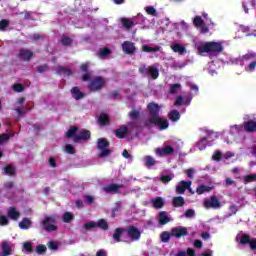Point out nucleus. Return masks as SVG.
<instances>
[{
	"mask_svg": "<svg viewBox=\"0 0 256 256\" xmlns=\"http://www.w3.org/2000/svg\"><path fill=\"white\" fill-rule=\"evenodd\" d=\"M65 153H68L69 155H73L75 153V147L71 144H67L65 146Z\"/></svg>",
	"mask_w": 256,
	"mask_h": 256,
	"instance_id": "nucleus-51",
	"label": "nucleus"
},
{
	"mask_svg": "<svg viewBox=\"0 0 256 256\" xmlns=\"http://www.w3.org/2000/svg\"><path fill=\"white\" fill-rule=\"evenodd\" d=\"M239 31H241L242 33H246V37H251V36L256 37V30H251L249 26L240 25Z\"/></svg>",
	"mask_w": 256,
	"mask_h": 256,
	"instance_id": "nucleus-26",
	"label": "nucleus"
},
{
	"mask_svg": "<svg viewBox=\"0 0 256 256\" xmlns=\"http://www.w3.org/2000/svg\"><path fill=\"white\" fill-rule=\"evenodd\" d=\"M205 209H221V202L217 199V196H211L205 198L203 201Z\"/></svg>",
	"mask_w": 256,
	"mask_h": 256,
	"instance_id": "nucleus-8",
	"label": "nucleus"
},
{
	"mask_svg": "<svg viewBox=\"0 0 256 256\" xmlns=\"http://www.w3.org/2000/svg\"><path fill=\"white\" fill-rule=\"evenodd\" d=\"M57 222V218L54 216L46 217L43 221V226L46 231H57V226L55 223Z\"/></svg>",
	"mask_w": 256,
	"mask_h": 256,
	"instance_id": "nucleus-12",
	"label": "nucleus"
},
{
	"mask_svg": "<svg viewBox=\"0 0 256 256\" xmlns=\"http://www.w3.org/2000/svg\"><path fill=\"white\" fill-rule=\"evenodd\" d=\"M95 227H97V223L95 221L86 222L83 225V229H85L86 231H93Z\"/></svg>",
	"mask_w": 256,
	"mask_h": 256,
	"instance_id": "nucleus-40",
	"label": "nucleus"
},
{
	"mask_svg": "<svg viewBox=\"0 0 256 256\" xmlns=\"http://www.w3.org/2000/svg\"><path fill=\"white\" fill-rule=\"evenodd\" d=\"M19 55L20 59H23V61H29V59L33 57V52H31V50L22 49Z\"/></svg>",
	"mask_w": 256,
	"mask_h": 256,
	"instance_id": "nucleus-28",
	"label": "nucleus"
},
{
	"mask_svg": "<svg viewBox=\"0 0 256 256\" xmlns=\"http://www.w3.org/2000/svg\"><path fill=\"white\" fill-rule=\"evenodd\" d=\"M66 137L68 139H74V141H81L82 139H89L91 132L88 130H80L79 128L72 126L67 132Z\"/></svg>",
	"mask_w": 256,
	"mask_h": 256,
	"instance_id": "nucleus-6",
	"label": "nucleus"
},
{
	"mask_svg": "<svg viewBox=\"0 0 256 256\" xmlns=\"http://www.w3.org/2000/svg\"><path fill=\"white\" fill-rule=\"evenodd\" d=\"M144 165H146L148 168L153 167V165H157V160L151 156L144 157Z\"/></svg>",
	"mask_w": 256,
	"mask_h": 256,
	"instance_id": "nucleus-34",
	"label": "nucleus"
},
{
	"mask_svg": "<svg viewBox=\"0 0 256 256\" xmlns=\"http://www.w3.org/2000/svg\"><path fill=\"white\" fill-rule=\"evenodd\" d=\"M231 157H235V153L233 152H226L224 155L221 152L217 151L213 154L212 159L213 161H220V159H231Z\"/></svg>",
	"mask_w": 256,
	"mask_h": 256,
	"instance_id": "nucleus-18",
	"label": "nucleus"
},
{
	"mask_svg": "<svg viewBox=\"0 0 256 256\" xmlns=\"http://www.w3.org/2000/svg\"><path fill=\"white\" fill-rule=\"evenodd\" d=\"M185 173L189 179H193V175H195V169L189 168V169L185 170Z\"/></svg>",
	"mask_w": 256,
	"mask_h": 256,
	"instance_id": "nucleus-58",
	"label": "nucleus"
},
{
	"mask_svg": "<svg viewBox=\"0 0 256 256\" xmlns=\"http://www.w3.org/2000/svg\"><path fill=\"white\" fill-rule=\"evenodd\" d=\"M31 219L29 218H24L21 220V222H19V227L20 229H24V230H27V229H30L31 228Z\"/></svg>",
	"mask_w": 256,
	"mask_h": 256,
	"instance_id": "nucleus-29",
	"label": "nucleus"
},
{
	"mask_svg": "<svg viewBox=\"0 0 256 256\" xmlns=\"http://www.w3.org/2000/svg\"><path fill=\"white\" fill-rule=\"evenodd\" d=\"M5 175H14L15 174V168L11 165H8L4 168Z\"/></svg>",
	"mask_w": 256,
	"mask_h": 256,
	"instance_id": "nucleus-48",
	"label": "nucleus"
},
{
	"mask_svg": "<svg viewBox=\"0 0 256 256\" xmlns=\"http://www.w3.org/2000/svg\"><path fill=\"white\" fill-rule=\"evenodd\" d=\"M251 7H256V1L255 0H250L248 2L243 3V9L245 13H249V8Z\"/></svg>",
	"mask_w": 256,
	"mask_h": 256,
	"instance_id": "nucleus-39",
	"label": "nucleus"
},
{
	"mask_svg": "<svg viewBox=\"0 0 256 256\" xmlns=\"http://www.w3.org/2000/svg\"><path fill=\"white\" fill-rule=\"evenodd\" d=\"M103 85H105V79L97 77L90 82L88 87L90 91H99V89L103 88Z\"/></svg>",
	"mask_w": 256,
	"mask_h": 256,
	"instance_id": "nucleus-14",
	"label": "nucleus"
},
{
	"mask_svg": "<svg viewBox=\"0 0 256 256\" xmlns=\"http://www.w3.org/2000/svg\"><path fill=\"white\" fill-rule=\"evenodd\" d=\"M191 187V181H181L178 183L177 187H176V192L179 195H183V193H185V191H187V189H190Z\"/></svg>",
	"mask_w": 256,
	"mask_h": 256,
	"instance_id": "nucleus-16",
	"label": "nucleus"
},
{
	"mask_svg": "<svg viewBox=\"0 0 256 256\" xmlns=\"http://www.w3.org/2000/svg\"><path fill=\"white\" fill-rule=\"evenodd\" d=\"M145 11L148 15H151L152 17H157V10L153 6H146Z\"/></svg>",
	"mask_w": 256,
	"mask_h": 256,
	"instance_id": "nucleus-42",
	"label": "nucleus"
},
{
	"mask_svg": "<svg viewBox=\"0 0 256 256\" xmlns=\"http://www.w3.org/2000/svg\"><path fill=\"white\" fill-rule=\"evenodd\" d=\"M243 131L248 133L256 131V120H250L248 122H244V124L230 126L229 131L224 130L222 135L225 143H227V145H233V143L237 141V135Z\"/></svg>",
	"mask_w": 256,
	"mask_h": 256,
	"instance_id": "nucleus-1",
	"label": "nucleus"
},
{
	"mask_svg": "<svg viewBox=\"0 0 256 256\" xmlns=\"http://www.w3.org/2000/svg\"><path fill=\"white\" fill-rule=\"evenodd\" d=\"M184 216L187 218V219H193V217H195V210L193 209H189L185 212Z\"/></svg>",
	"mask_w": 256,
	"mask_h": 256,
	"instance_id": "nucleus-53",
	"label": "nucleus"
},
{
	"mask_svg": "<svg viewBox=\"0 0 256 256\" xmlns=\"http://www.w3.org/2000/svg\"><path fill=\"white\" fill-rule=\"evenodd\" d=\"M11 136L8 134H2L0 135V145H3V143H7V140L10 139Z\"/></svg>",
	"mask_w": 256,
	"mask_h": 256,
	"instance_id": "nucleus-59",
	"label": "nucleus"
},
{
	"mask_svg": "<svg viewBox=\"0 0 256 256\" xmlns=\"http://www.w3.org/2000/svg\"><path fill=\"white\" fill-rule=\"evenodd\" d=\"M171 221V218L167 214V212L162 211L159 213V223L160 225H167Z\"/></svg>",
	"mask_w": 256,
	"mask_h": 256,
	"instance_id": "nucleus-27",
	"label": "nucleus"
},
{
	"mask_svg": "<svg viewBox=\"0 0 256 256\" xmlns=\"http://www.w3.org/2000/svg\"><path fill=\"white\" fill-rule=\"evenodd\" d=\"M174 207H183L185 205V199L181 196H177L173 198Z\"/></svg>",
	"mask_w": 256,
	"mask_h": 256,
	"instance_id": "nucleus-35",
	"label": "nucleus"
},
{
	"mask_svg": "<svg viewBox=\"0 0 256 256\" xmlns=\"http://www.w3.org/2000/svg\"><path fill=\"white\" fill-rule=\"evenodd\" d=\"M8 26H9V21H7V20L0 21V30L1 31H5V29H7Z\"/></svg>",
	"mask_w": 256,
	"mask_h": 256,
	"instance_id": "nucleus-61",
	"label": "nucleus"
},
{
	"mask_svg": "<svg viewBox=\"0 0 256 256\" xmlns=\"http://www.w3.org/2000/svg\"><path fill=\"white\" fill-rule=\"evenodd\" d=\"M0 225L2 226L9 225V219L7 218V216L0 214Z\"/></svg>",
	"mask_w": 256,
	"mask_h": 256,
	"instance_id": "nucleus-57",
	"label": "nucleus"
},
{
	"mask_svg": "<svg viewBox=\"0 0 256 256\" xmlns=\"http://www.w3.org/2000/svg\"><path fill=\"white\" fill-rule=\"evenodd\" d=\"M161 241H163V243H167V241H169V239H171V234H169V232H163L161 235Z\"/></svg>",
	"mask_w": 256,
	"mask_h": 256,
	"instance_id": "nucleus-52",
	"label": "nucleus"
},
{
	"mask_svg": "<svg viewBox=\"0 0 256 256\" xmlns=\"http://www.w3.org/2000/svg\"><path fill=\"white\" fill-rule=\"evenodd\" d=\"M147 109L151 115V118L146 122L148 127L155 125L158 127V129H160V131H163L169 127V121L165 118L159 117V111H161V106H159V104L151 102L147 105Z\"/></svg>",
	"mask_w": 256,
	"mask_h": 256,
	"instance_id": "nucleus-2",
	"label": "nucleus"
},
{
	"mask_svg": "<svg viewBox=\"0 0 256 256\" xmlns=\"http://www.w3.org/2000/svg\"><path fill=\"white\" fill-rule=\"evenodd\" d=\"M178 150H179V145L177 144V142H172L170 144H166L162 148H157L155 150V153L159 157H163L165 155H173V153H175V151H178Z\"/></svg>",
	"mask_w": 256,
	"mask_h": 256,
	"instance_id": "nucleus-7",
	"label": "nucleus"
},
{
	"mask_svg": "<svg viewBox=\"0 0 256 256\" xmlns=\"http://www.w3.org/2000/svg\"><path fill=\"white\" fill-rule=\"evenodd\" d=\"M176 256H195V250L193 248H187V251H179Z\"/></svg>",
	"mask_w": 256,
	"mask_h": 256,
	"instance_id": "nucleus-38",
	"label": "nucleus"
},
{
	"mask_svg": "<svg viewBox=\"0 0 256 256\" xmlns=\"http://www.w3.org/2000/svg\"><path fill=\"white\" fill-rule=\"evenodd\" d=\"M173 177H175V175L173 174L163 175L161 176L160 181H162V183H169V181H171Z\"/></svg>",
	"mask_w": 256,
	"mask_h": 256,
	"instance_id": "nucleus-50",
	"label": "nucleus"
},
{
	"mask_svg": "<svg viewBox=\"0 0 256 256\" xmlns=\"http://www.w3.org/2000/svg\"><path fill=\"white\" fill-rule=\"evenodd\" d=\"M123 52L126 53V55H129V42L126 41L122 44Z\"/></svg>",
	"mask_w": 256,
	"mask_h": 256,
	"instance_id": "nucleus-63",
	"label": "nucleus"
},
{
	"mask_svg": "<svg viewBox=\"0 0 256 256\" xmlns=\"http://www.w3.org/2000/svg\"><path fill=\"white\" fill-rule=\"evenodd\" d=\"M71 94L73 99H75L76 101H79V99H83V97H85V93L81 92L79 87H73L71 89Z\"/></svg>",
	"mask_w": 256,
	"mask_h": 256,
	"instance_id": "nucleus-22",
	"label": "nucleus"
},
{
	"mask_svg": "<svg viewBox=\"0 0 256 256\" xmlns=\"http://www.w3.org/2000/svg\"><path fill=\"white\" fill-rule=\"evenodd\" d=\"M195 48L199 55H203V53H221L223 51V42L199 41L195 43Z\"/></svg>",
	"mask_w": 256,
	"mask_h": 256,
	"instance_id": "nucleus-3",
	"label": "nucleus"
},
{
	"mask_svg": "<svg viewBox=\"0 0 256 256\" xmlns=\"http://www.w3.org/2000/svg\"><path fill=\"white\" fill-rule=\"evenodd\" d=\"M23 249H24V251H27L28 253H31V251L33 249V244H31V242H25L23 244Z\"/></svg>",
	"mask_w": 256,
	"mask_h": 256,
	"instance_id": "nucleus-54",
	"label": "nucleus"
},
{
	"mask_svg": "<svg viewBox=\"0 0 256 256\" xmlns=\"http://www.w3.org/2000/svg\"><path fill=\"white\" fill-rule=\"evenodd\" d=\"M191 99L184 100L183 96L176 97V101L174 102L175 107H179L180 105H190Z\"/></svg>",
	"mask_w": 256,
	"mask_h": 256,
	"instance_id": "nucleus-30",
	"label": "nucleus"
},
{
	"mask_svg": "<svg viewBox=\"0 0 256 256\" xmlns=\"http://www.w3.org/2000/svg\"><path fill=\"white\" fill-rule=\"evenodd\" d=\"M115 135L118 139H123L127 135V127L121 126L119 129L115 130Z\"/></svg>",
	"mask_w": 256,
	"mask_h": 256,
	"instance_id": "nucleus-32",
	"label": "nucleus"
},
{
	"mask_svg": "<svg viewBox=\"0 0 256 256\" xmlns=\"http://www.w3.org/2000/svg\"><path fill=\"white\" fill-rule=\"evenodd\" d=\"M236 239L242 245H245L246 243H250L251 249H256V239L251 240V238H249L247 234H238Z\"/></svg>",
	"mask_w": 256,
	"mask_h": 256,
	"instance_id": "nucleus-13",
	"label": "nucleus"
},
{
	"mask_svg": "<svg viewBox=\"0 0 256 256\" xmlns=\"http://www.w3.org/2000/svg\"><path fill=\"white\" fill-rule=\"evenodd\" d=\"M47 251V247L45 245H39L36 247V253L38 255H42V253H45Z\"/></svg>",
	"mask_w": 256,
	"mask_h": 256,
	"instance_id": "nucleus-55",
	"label": "nucleus"
},
{
	"mask_svg": "<svg viewBox=\"0 0 256 256\" xmlns=\"http://www.w3.org/2000/svg\"><path fill=\"white\" fill-rule=\"evenodd\" d=\"M121 187H123V185L110 184L104 187V191L105 193L115 194L119 192V189H121Z\"/></svg>",
	"mask_w": 256,
	"mask_h": 256,
	"instance_id": "nucleus-21",
	"label": "nucleus"
},
{
	"mask_svg": "<svg viewBox=\"0 0 256 256\" xmlns=\"http://www.w3.org/2000/svg\"><path fill=\"white\" fill-rule=\"evenodd\" d=\"M97 147L99 157H107V155H109V149H107V147H109V142H107L105 138L98 139Z\"/></svg>",
	"mask_w": 256,
	"mask_h": 256,
	"instance_id": "nucleus-11",
	"label": "nucleus"
},
{
	"mask_svg": "<svg viewBox=\"0 0 256 256\" xmlns=\"http://www.w3.org/2000/svg\"><path fill=\"white\" fill-rule=\"evenodd\" d=\"M123 233H129L128 229H123V228H117L113 234V239L116 243H119V241H121V235H123Z\"/></svg>",
	"mask_w": 256,
	"mask_h": 256,
	"instance_id": "nucleus-24",
	"label": "nucleus"
},
{
	"mask_svg": "<svg viewBox=\"0 0 256 256\" xmlns=\"http://www.w3.org/2000/svg\"><path fill=\"white\" fill-rule=\"evenodd\" d=\"M98 55L100 59H105V57H107L108 55H111V50H109L108 48H102L100 49Z\"/></svg>",
	"mask_w": 256,
	"mask_h": 256,
	"instance_id": "nucleus-41",
	"label": "nucleus"
},
{
	"mask_svg": "<svg viewBox=\"0 0 256 256\" xmlns=\"http://www.w3.org/2000/svg\"><path fill=\"white\" fill-rule=\"evenodd\" d=\"M171 49L174 53H178V55H185V53H187V48H185V46H183L182 44L179 43H175L172 44Z\"/></svg>",
	"mask_w": 256,
	"mask_h": 256,
	"instance_id": "nucleus-20",
	"label": "nucleus"
},
{
	"mask_svg": "<svg viewBox=\"0 0 256 256\" xmlns=\"http://www.w3.org/2000/svg\"><path fill=\"white\" fill-rule=\"evenodd\" d=\"M8 217H9V219H12V221H17V219H19V217H21V213H19V211H17L16 208L10 207L8 209Z\"/></svg>",
	"mask_w": 256,
	"mask_h": 256,
	"instance_id": "nucleus-23",
	"label": "nucleus"
},
{
	"mask_svg": "<svg viewBox=\"0 0 256 256\" xmlns=\"http://www.w3.org/2000/svg\"><path fill=\"white\" fill-rule=\"evenodd\" d=\"M140 73L143 75H148V77H151L152 79H157L159 77V68L155 66H148V67H141L139 69Z\"/></svg>",
	"mask_w": 256,
	"mask_h": 256,
	"instance_id": "nucleus-10",
	"label": "nucleus"
},
{
	"mask_svg": "<svg viewBox=\"0 0 256 256\" xmlns=\"http://www.w3.org/2000/svg\"><path fill=\"white\" fill-rule=\"evenodd\" d=\"M210 139H217V134L215 132H210L206 138L200 139L196 144L199 151H203L206 149L207 145H211Z\"/></svg>",
	"mask_w": 256,
	"mask_h": 256,
	"instance_id": "nucleus-9",
	"label": "nucleus"
},
{
	"mask_svg": "<svg viewBox=\"0 0 256 256\" xmlns=\"http://www.w3.org/2000/svg\"><path fill=\"white\" fill-rule=\"evenodd\" d=\"M62 219L64 223H71V221L74 219V216L71 214V212H65Z\"/></svg>",
	"mask_w": 256,
	"mask_h": 256,
	"instance_id": "nucleus-44",
	"label": "nucleus"
},
{
	"mask_svg": "<svg viewBox=\"0 0 256 256\" xmlns=\"http://www.w3.org/2000/svg\"><path fill=\"white\" fill-rule=\"evenodd\" d=\"M237 65L244 67L246 73H255L256 71V55L254 53H248L240 56L236 60Z\"/></svg>",
	"mask_w": 256,
	"mask_h": 256,
	"instance_id": "nucleus-4",
	"label": "nucleus"
},
{
	"mask_svg": "<svg viewBox=\"0 0 256 256\" xmlns=\"http://www.w3.org/2000/svg\"><path fill=\"white\" fill-rule=\"evenodd\" d=\"M169 119L174 122H177V121H179V119H181V114L177 110H172L169 113Z\"/></svg>",
	"mask_w": 256,
	"mask_h": 256,
	"instance_id": "nucleus-36",
	"label": "nucleus"
},
{
	"mask_svg": "<svg viewBox=\"0 0 256 256\" xmlns=\"http://www.w3.org/2000/svg\"><path fill=\"white\" fill-rule=\"evenodd\" d=\"M96 256H107V251H105V250H99V251L96 253Z\"/></svg>",
	"mask_w": 256,
	"mask_h": 256,
	"instance_id": "nucleus-64",
	"label": "nucleus"
},
{
	"mask_svg": "<svg viewBox=\"0 0 256 256\" xmlns=\"http://www.w3.org/2000/svg\"><path fill=\"white\" fill-rule=\"evenodd\" d=\"M178 91H181V84L170 85V93L172 95H175V93H178Z\"/></svg>",
	"mask_w": 256,
	"mask_h": 256,
	"instance_id": "nucleus-46",
	"label": "nucleus"
},
{
	"mask_svg": "<svg viewBox=\"0 0 256 256\" xmlns=\"http://www.w3.org/2000/svg\"><path fill=\"white\" fill-rule=\"evenodd\" d=\"M142 51L145 53H155L157 51H161V46L151 47L149 45H143Z\"/></svg>",
	"mask_w": 256,
	"mask_h": 256,
	"instance_id": "nucleus-31",
	"label": "nucleus"
},
{
	"mask_svg": "<svg viewBox=\"0 0 256 256\" xmlns=\"http://www.w3.org/2000/svg\"><path fill=\"white\" fill-rule=\"evenodd\" d=\"M211 189H212L211 186L200 185L197 187L196 193H198V195H203V193H209V191H211Z\"/></svg>",
	"mask_w": 256,
	"mask_h": 256,
	"instance_id": "nucleus-33",
	"label": "nucleus"
},
{
	"mask_svg": "<svg viewBox=\"0 0 256 256\" xmlns=\"http://www.w3.org/2000/svg\"><path fill=\"white\" fill-rule=\"evenodd\" d=\"M171 235L172 237H177V238L185 237V235H187V228L182 226L173 228L171 231Z\"/></svg>",
	"mask_w": 256,
	"mask_h": 256,
	"instance_id": "nucleus-17",
	"label": "nucleus"
},
{
	"mask_svg": "<svg viewBox=\"0 0 256 256\" xmlns=\"http://www.w3.org/2000/svg\"><path fill=\"white\" fill-rule=\"evenodd\" d=\"M193 24L200 31V33H209V29H215V22L209 19V15L202 14V16H196L193 20Z\"/></svg>",
	"mask_w": 256,
	"mask_h": 256,
	"instance_id": "nucleus-5",
	"label": "nucleus"
},
{
	"mask_svg": "<svg viewBox=\"0 0 256 256\" xmlns=\"http://www.w3.org/2000/svg\"><path fill=\"white\" fill-rule=\"evenodd\" d=\"M142 23H145V17H143L141 14H138L136 17L129 21V29H133L135 25H142Z\"/></svg>",
	"mask_w": 256,
	"mask_h": 256,
	"instance_id": "nucleus-19",
	"label": "nucleus"
},
{
	"mask_svg": "<svg viewBox=\"0 0 256 256\" xmlns=\"http://www.w3.org/2000/svg\"><path fill=\"white\" fill-rule=\"evenodd\" d=\"M141 239V230L135 226L129 227V241L133 243L135 241H139Z\"/></svg>",
	"mask_w": 256,
	"mask_h": 256,
	"instance_id": "nucleus-15",
	"label": "nucleus"
},
{
	"mask_svg": "<svg viewBox=\"0 0 256 256\" xmlns=\"http://www.w3.org/2000/svg\"><path fill=\"white\" fill-rule=\"evenodd\" d=\"M61 43H62V45L67 46V45H71V43H73V40H71V38H69L67 36H64L61 39Z\"/></svg>",
	"mask_w": 256,
	"mask_h": 256,
	"instance_id": "nucleus-56",
	"label": "nucleus"
},
{
	"mask_svg": "<svg viewBox=\"0 0 256 256\" xmlns=\"http://www.w3.org/2000/svg\"><path fill=\"white\" fill-rule=\"evenodd\" d=\"M98 121L100 125H107V123H109V115L101 114Z\"/></svg>",
	"mask_w": 256,
	"mask_h": 256,
	"instance_id": "nucleus-43",
	"label": "nucleus"
},
{
	"mask_svg": "<svg viewBox=\"0 0 256 256\" xmlns=\"http://www.w3.org/2000/svg\"><path fill=\"white\" fill-rule=\"evenodd\" d=\"M57 73H58V75H70L71 74V70H68L65 67L59 66L57 68Z\"/></svg>",
	"mask_w": 256,
	"mask_h": 256,
	"instance_id": "nucleus-47",
	"label": "nucleus"
},
{
	"mask_svg": "<svg viewBox=\"0 0 256 256\" xmlns=\"http://www.w3.org/2000/svg\"><path fill=\"white\" fill-rule=\"evenodd\" d=\"M48 247L52 251H57V248L59 247V244L57 242L51 241V242L48 243Z\"/></svg>",
	"mask_w": 256,
	"mask_h": 256,
	"instance_id": "nucleus-60",
	"label": "nucleus"
},
{
	"mask_svg": "<svg viewBox=\"0 0 256 256\" xmlns=\"http://www.w3.org/2000/svg\"><path fill=\"white\" fill-rule=\"evenodd\" d=\"M151 203L154 207V209H161L163 208V205H165V200H163V198L161 197H156L151 199Z\"/></svg>",
	"mask_w": 256,
	"mask_h": 256,
	"instance_id": "nucleus-25",
	"label": "nucleus"
},
{
	"mask_svg": "<svg viewBox=\"0 0 256 256\" xmlns=\"http://www.w3.org/2000/svg\"><path fill=\"white\" fill-rule=\"evenodd\" d=\"M244 183H253L256 181V174H249L243 177Z\"/></svg>",
	"mask_w": 256,
	"mask_h": 256,
	"instance_id": "nucleus-45",
	"label": "nucleus"
},
{
	"mask_svg": "<svg viewBox=\"0 0 256 256\" xmlns=\"http://www.w3.org/2000/svg\"><path fill=\"white\" fill-rule=\"evenodd\" d=\"M121 26L124 27V29H129V20L127 18L120 19Z\"/></svg>",
	"mask_w": 256,
	"mask_h": 256,
	"instance_id": "nucleus-62",
	"label": "nucleus"
},
{
	"mask_svg": "<svg viewBox=\"0 0 256 256\" xmlns=\"http://www.w3.org/2000/svg\"><path fill=\"white\" fill-rule=\"evenodd\" d=\"M96 227L103 229V231H107V229H109V224L107 223V220L100 219L96 222Z\"/></svg>",
	"mask_w": 256,
	"mask_h": 256,
	"instance_id": "nucleus-37",
	"label": "nucleus"
},
{
	"mask_svg": "<svg viewBox=\"0 0 256 256\" xmlns=\"http://www.w3.org/2000/svg\"><path fill=\"white\" fill-rule=\"evenodd\" d=\"M12 89L15 91V93H21L25 89V86H23V84H14Z\"/></svg>",
	"mask_w": 256,
	"mask_h": 256,
	"instance_id": "nucleus-49",
	"label": "nucleus"
}]
</instances>
